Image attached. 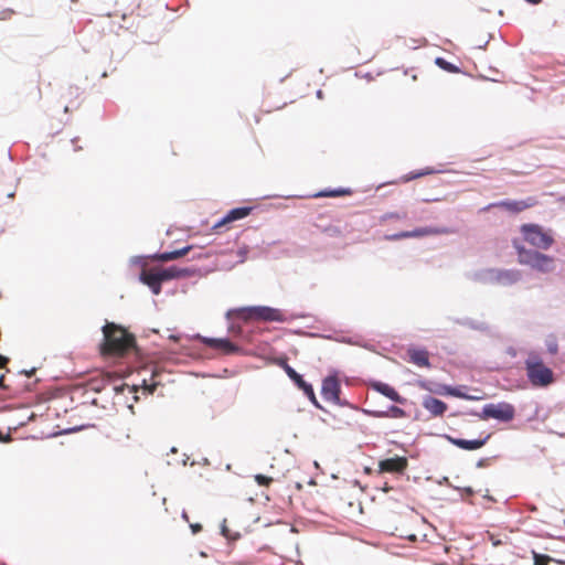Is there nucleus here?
I'll return each instance as SVG.
<instances>
[{
	"instance_id": "obj_3",
	"label": "nucleus",
	"mask_w": 565,
	"mask_h": 565,
	"mask_svg": "<svg viewBox=\"0 0 565 565\" xmlns=\"http://www.w3.org/2000/svg\"><path fill=\"white\" fill-rule=\"evenodd\" d=\"M231 315L236 319L243 320L245 322L248 321H276L284 322L286 321L285 313L276 308L267 307V306H254V307H243L237 308L231 311Z\"/></svg>"
},
{
	"instance_id": "obj_16",
	"label": "nucleus",
	"mask_w": 565,
	"mask_h": 565,
	"mask_svg": "<svg viewBox=\"0 0 565 565\" xmlns=\"http://www.w3.org/2000/svg\"><path fill=\"white\" fill-rule=\"evenodd\" d=\"M423 407L431 415V416H443L448 406L445 402L438 399V398H435V397H431V396H426L424 399H423Z\"/></svg>"
},
{
	"instance_id": "obj_20",
	"label": "nucleus",
	"mask_w": 565,
	"mask_h": 565,
	"mask_svg": "<svg viewBox=\"0 0 565 565\" xmlns=\"http://www.w3.org/2000/svg\"><path fill=\"white\" fill-rule=\"evenodd\" d=\"M158 269L160 271V277L163 280V282L171 279L185 277L189 275L188 269H181L175 266H171L168 268L158 267Z\"/></svg>"
},
{
	"instance_id": "obj_27",
	"label": "nucleus",
	"mask_w": 565,
	"mask_h": 565,
	"mask_svg": "<svg viewBox=\"0 0 565 565\" xmlns=\"http://www.w3.org/2000/svg\"><path fill=\"white\" fill-rule=\"evenodd\" d=\"M436 64H437L439 67H441L443 70L448 71V72H451V73H454V72H457V71H458V68H457L455 65H452L451 63L447 62V61H446V60H444L443 57H437V58H436Z\"/></svg>"
},
{
	"instance_id": "obj_35",
	"label": "nucleus",
	"mask_w": 565,
	"mask_h": 565,
	"mask_svg": "<svg viewBox=\"0 0 565 565\" xmlns=\"http://www.w3.org/2000/svg\"><path fill=\"white\" fill-rule=\"evenodd\" d=\"M8 363H9V359L7 356L0 354V369L6 367Z\"/></svg>"
},
{
	"instance_id": "obj_9",
	"label": "nucleus",
	"mask_w": 565,
	"mask_h": 565,
	"mask_svg": "<svg viewBox=\"0 0 565 565\" xmlns=\"http://www.w3.org/2000/svg\"><path fill=\"white\" fill-rule=\"evenodd\" d=\"M250 212L252 207L249 206L235 207L228 211L226 215H224L220 221H217L212 226V230L220 233L223 227H227L231 223L248 216Z\"/></svg>"
},
{
	"instance_id": "obj_38",
	"label": "nucleus",
	"mask_w": 565,
	"mask_h": 565,
	"mask_svg": "<svg viewBox=\"0 0 565 565\" xmlns=\"http://www.w3.org/2000/svg\"><path fill=\"white\" fill-rule=\"evenodd\" d=\"M156 387H157V385H156V384H152V385H150V386H146L145 388H146V390H148V392H149L150 394H152V393L156 391Z\"/></svg>"
},
{
	"instance_id": "obj_41",
	"label": "nucleus",
	"mask_w": 565,
	"mask_h": 565,
	"mask_svg": "<svg viewBox=\"0 0 565 565\" xmlns=\"http://www.w3.org/2000/svg\"><path fill=\"white\" fill-rule=\"evenodd\" d=\"M527 2L532 3V4H537L540 3L542 0H526Z\"/></svg>"
},
{
	"instance_id": "obj_17",
	"label": "nucleus",
	"mask_w": 565,
	"mask_h": 565,
	"mask_svg": "<svg viewBox=\"0 0 565 565\" xmlns=\"http://www.w3.org/2000/svg\"><path fill=\"white\" fill-rule=\"evenodd\" d=\"M372 387L395 403L404 404L406 402L405 397H403L393 386L386 383L376 382L372 384Z\"/></svg>"
},
{
	"instance_id": "obj_44",
	"label": "nucleus",
	"mask_w": 565,
	"mask_h": 565,
	"mask_svg": "<svg viewBox=\"0 0 565 565\" xmlns=\"http://www.w3.org/2000/svg\"><path fill=\"white\" fill-rule=\"evenodd\" d=\"M182 516L188 521V515L185 512H183Z\"/></svg>"
},
{
	"instance_id": "obj_15",
	"label": "nucleus",
	"mask_w": 565,
	"mask_h": 565,
	"mask_svg": "<svg viewBox=\"0 0 565 565\" xmlns=\"http://www.w3.org/2000/svg\"><path fill=\"white\" fill-rule=\"evenodd\" d=\"M490 438V435H487L483 438L480 439H473V440H467L462 438H455L447 436V439L455 446H457L460 449L463 450H477L486 445L488 439Z\"/></svg>"
},
{
	"instance_id": "obj_14",
	"label": "nucleus",
	"mask_w": 565,
	"mask_h": 565,
	"mask_svg": "<svg viewBox=\"0 0 565 565\" xmlns=\"http://www.w3.org/2000/svg\"><path fill=\"white\" fill-rule=\"evenodd\" d=\"M202 342L209 348L220 350L225 354L236 353L239 349L228 339L203 338Z\"/></svg>"
},
{
	"instance_id": "obj_36",
	"label": "nucleus",
	"mask_w": 565,
	"mask_h": 565,
	"mask_svg": "<svg viewBox=\"0 0 565 565\" xmlns=\"http://www.w3.org/2000/svg\"><path fill=\"white\" fill-rule=\"evenodd\" d=\"M13 13H14L13 10H10V9L4 10V11L1 12V19L10 18Z\"/></svg>"
},
{
	"instance_id": "obj_40",
	"label": "nucleus",
	"mask_w": 565,
	"mask_h": 565,
	"mask_svg": "<svg viewBox=\"0 0 565 565\" xmlns=\"http://www.w3.org/2000/svg\"><path fill=\"white\" fill-rule=\"evenodd\" d=\"M391 490H392V487H390V486H387V484H385V486H384V488H383V491H384V492H388V491H391Z\"/></svg>"
},
{
	"instance_id": "obj_13",
	"label": "nucleus",
	"mask_w": 565,
	"mask_h": 565,
	"mask_svg": "<svg viewBox=\"0 0 565 565\" xmlns=\"http://www.w3.org/2000/svg\"><path fill=\"white\" fill-rule=\"evenodd\" d=\"M535 204L536 200L534 198H529L526 200L521 201H501L492 204L491 206L501 207L512 213H520L526 209L534 206Z\"/></svg>"
},
{
	"instance_id": "obj_22",
	"label": "nucleus",
	"mask_w": 565,
	"mask_h": 565,
	"mask_svg": "<svg viewBox=\"0 0 565 565\" xmlns=\"http://www.w3.org/2000/svg\"><path fill=\"white\" fill-rule=\"evenodd\" d=\"M352 191L350 189H337V190H324L320 191L317 194H315V198H338V196H345L351 195Z\"/></svg>"
},
{
	"instance_id": "obj_34",
	"label": "nucleus",
	"mask_w": 565,
	"mask_h": 565,
	"mask_svg": "<svg viewBox=\"0 0 565 565\" xmlns=\"http://www.w3.org/2000/svg\"><path fill=\"white\" fill-rule=\"evenodd\" d=\"M193 534H196L202 531V525L199 523L190 524Z\"/></svg>"
},
{
	"instance_id": "obj_29",
	"label": "nucleus",
	"mask_w": 565,
	"mask_h": 565,
	"mask_svg": "<svg viewBox=\"0 0 565 565\" xmlns=\"http://www.w3.org/2000/svg\"><path fill=\"white\" fill-rule=\"evenodd\" d=\"M547 352L552 355H555L558 352V344L554 338H550L546 341Z\"/></svg>"
},
{
	"instance_id": "obj_19",
	"label": "nucleus",
	"mask_w": 565,
	"mask_h": 565,
	"mask_svg": "<svg viewBox=\"0 0 565 565\" xmlns=\"http://www.w3.org/2000/svg\"><path fill=\"white\" fill-rule=\"evenodd\" d=\"M369 414L375 418H405L407 413L398 406H390L386 411H370Z\"/></svg>"
},
{
	"instance_id": "obj_11",
	"label": "nucleus",
	"mask_w": 565,
	"mask_h": 565,
	"mask_svg": "<svg viewBox=\"0 0 565 565\" xmlns=\"http://www.w3.org/2000/svg\"><path fill=\"white\" fill-rule=\"evenodd\" d=\"M139 279L142 284L147 285L154 295L161 292V285L163 280L160 277L158 267L143 268L140 273Z\"/></svg>"
},
{
	"instance_id": "obj_39",
	"label": "nucleus",
	"mask_w": 565,
	"mask_h": 565,
	"mask_svg": "<svg viewBox=\"0 0 565 565\" xmlns=\"http://www.w3.org/2000/svg\"><path fill=\"white\" fill-rule=\"evenodd\" d=\"M0 387L1 388H7V386L4 385V375L0 376Z\"/></svg>"
},
{
	"instance_id": "obj_24",
	"label": "nucleus",
	"mask_w": 565,
	"mask_h": 565,
	"mask_svg": "<svg viewBox=\"0 0 565 565\" xmlns=\"http://www.w3.org/2000/svg\"><path fill=\"white\" fill-rule=\"evenodd\" d=\"M434 169L431 168H426V169H423V170H419V171H414V172H409L408 174L402 177V181L403 182H409L412 180H415V179H418V178H422L424 175H428V174H431L434 173Z\"/></svg>"
},
{
	"instance_id": "obj_2",
	"label": "nucleus",
	"mask_w": 565,
	"mask_h": 565,
	"mask_svg": "<svg viewBox=\"0 0 565 565\" xmlns=\"http://www.w3.org/2000/svg\"><path fill=\"white\" fill-rule=\"evenodd\" d=\"M524 371L532 387L545 388L555 382V374L543 358L535 351H530L524 359Z\"/></svg>"
},
{
	"instance_id": "obj_37",
	"label": "nucleus",
	"mask_w": 565,
	"mask_h": 565,
	"mask_svg": "<svg viewBox=\"0 0 565 565\" xmlns=\"http://www.w3.org/2000/svg\"><path fill=\"white\" fill-rule=\"evenodd\" d=\"M493 546H499L502 542L500 540L494 539L493 535L490 536Z\"/></svg>"
},
{
	"instance_id": "obj_4",
	"label": "nucleus",
	"mask_w": 565,
	"mask_h": 565,
	"mask_svg": "<svg viewBox=\"0 0 565 565\" xmlns=\"http://www.w3.org/2000/svg\"><path fill=\"white\" fill-rule=\"evenodd\" d=\"M513 246L516 249L520 264L530 266L541 273H551L555 269V259L552 256L527 249L516 241L513 242Z\"/></svg>"
},
{
	"instance_id": "obj_8",
	"label": "nucleus",
	"mask_w": 565,
	"mask_h": 565,
	"mask_svg": "<svg viewBox=\"0 0 565 565\" xmlns=\"http://www.w3.org/2000/svg\"><path fill=\"white\" fill-rule=\"evenodd\" d=\"M483 418H495L503 422L512 420L515 415L513 405L509 403L489 404L483 407Z\"/></svg>"
},
{
	"instance_id": "obj_1",
	"label": "nucleus",
	"mask_w": 565,
	"mask_h": 565,
	"mask_svg": "<svg viewBox=\"0 0 565 565\" xmlns=\"http://www.w3.org/2000/svg\"><path fill=\"white\" fill-rule=\"evenodd\" d=\"M104 342L100 345L103 356H122L135 348V335L113 322L103 328Z\"/></svg>"
},
{
	"instance_id": "obj_30",
	"label": "nucleus",
	"mask_w": 565,
	"mask_h": 565,
	"mask_svg": "<svg viewBox=\"0 0 565 565\" xmlns=\"http://www.w3.org/2000/svg\"><path fill=\"white\" fill-rule=\"evenodd\" d=\"M255 481L258 486L268 487L273 482V478L264 475H256Z\"/></svg>"
},
{
	"instance_id": "obj_23",
	"label": "nucleus",
	"mask_w": 565,
	"mask_h": 565,
	"mask_svg": "<svg viewBox=\"0 0 565 565\" xmlns=\"http://www.w3.org/2000/svg\"><path fill=\"white\" fill-rule=\"evenodd\" d=\"M406 217H407V212H405V211H402V212H387V213H384L380 217V223L384 224V223H387L390 221L405 220Z\"/></svg>"
},
{
	"instance_id": "obj_28",
	"label": "nucleus",
	"mask_w": 565,
	"mask_h": 565,
	"mask_svg": "<svg viewBox=\"0 0 565 565\" xmlns=\"http://www.w3.org/2000/svg\"><path fill=\"white\" fill-rule=\"evenodd\" d=\"M534 565H548L552 557L533 552Z\"/></svg>"
},
{
	"instance_id": "obj_6",
	"label": "nucleus",
	"mask_w": 565,
	"mask_h": 565,
	"mask_svg": "<svg viewBox=\"0 0 565 565\" xmlns=\"http://www.w3.org/2000/svg\"><path fill=\"white\" fill-rule=\"evenodd\" d=\"M449 231L444 227H418L413 231H403L399 233L386 235V241H399L405 238H420L425 236H431V235H441V234H448Z\"/></svg>"
},
{
	"instance_id": "obj_21",
	"label": "nucleus",
	"mask_w": 565,
	"mask_h": 565,
	"mask_svg": "<svg viewBox=\"0 0 565 565\" xmlns=\"http://www.w3.org/2000/svg\"><path fill=\"white\" fill-rule=\"evenodd\" d=\"M191 249H192V246H185L183 248L175 249V250H172V252H166V253L156 254L153 256V259L154 260H159V262L174 260V259H178V258H181V257L185 256Z\"/></svg>"
},
{
	"instance_id": "obj_26",
	"label": "nucleus",
	"mask_w": 565,
	"mask_h": 565,
	"mask_svg": "<svg viewBox=\"0 0 565 565\" xmlns=\"http://www.w3.org/2000/svg\"><path fill=\"white\" fill-rule=\"evenodd\" d=\"M322 232L331 237H342L344 235V231L337 225H329L324 227Z\"/></svg>"
},
{
	"instance_id": "obj_42",
	"label": "nucleus",
	"mask_w": 565,
	"mask_h": 565,
	"mask_svg": "<svg viewBox=\"0 0 565 565\" xmlns=\"http://www.w3.org/2000/svg\"><path fill=\"white\" fill-rule=\"evenodd\" d=\"M33 373H34V370H31L30 372L26 373V375L31 376Z\"/></svg>"
},
{
	"instance_id": "obj_43",
	"label": "nucleus",
	"mask_w": 565,
	"mask_h": 565,
	"mask_svg": "<svg viewBox=\"0 0 565 565\" xmlns=\"http://www.w3.org/2000/svg\"><path fill=\"white\" fill-rule=\"evenodd\" d=\"M246 254V250H239V255H245Z\"/></svg>"
},
{
	"instance_id": "obj_31",
	"label": "nucleus",
	"mask_w": 565,
	"mask_h": 565,
	"mask_svg": "<svg viewBox=\"0 0 565 565\" xmlns=\"http://www.w3.org/2000/svg\"><path fill=\"white\" fill-rule=\"evenodd\" d=\"M306 396L316 405L318 406V402H317V398H316V395H315V391H313V387L311 384H309L303 391H302Z\"/></svg>"
},
{
	"instance_id": "obj_12",
	"label": "nucleus",
	"mask_w": 565,
	"mask_h": 565,
	"mask_svg": "<svg viewBox=\"0 0 565 565\" xmlns=\"http://www.w3.org/2000/svg\"><path fill=\"white\" fill-rule=\"evenodd\" d=\"M418 386L423 390L434 392L441 395H450L462 399L473 401L479 399L477 396H470L465 394L459 387H451L448 385H439L437 388H433L429 386L427 382H419Z\"/></svg>"
},
{
	"instance_id": "obj_7",
	"label": "nucleus",
	"mask_w": 565,
	"mask_h": 565,
	"mask_svg": "<svg viewBox=\"0 0 565 565\" xmlns=\"http://www.w3.org/2000/svg\"><path fill=\"white\" fill-rule=\"evenodd\" d=\"M408 468V459L404 456H394L382 459L377 463L379 473L404 475Z\"/></svg>"
},
{
	"instance_id": "obj_25",
	"label": "nucleus",
	"mask_w": 565,
	"mask_h": 565,
	"mask_svg": "<svg viewBox=\"0 0 565 565\" xmlns=\"http://www.w3.org/2000/svg\"><path fill=\"white\" fill-rule=\"evenodd\" d=\"M499 279L505 284H513L520 279V274L514 270H505L500 273Z\"/></svg>"
},
{
	"instance_id": "obj_33",
	"label": "nucleus",
	"mask_w": 565,
	"mask_h": 565,
	"mask_svg": "<svg viewBox=\"0 0 565 565\" xmlns=\"http://www.w3.org/2000/svg\"><path fill=\"white\" fill-rule=\"evenodd\" d=\"M294 383H295V384H296V385H297L301 391H303V390L309 385L308 383H306V382L303 381V379H302V377H301V375H299V374H298V377H296V379L294 380Z\"/></svg>"
},
{
	"instance_id": "obj_5",
	"label": "nucleus",
	"mask_w": 565,
	"mask_h": 565,
	"mask_svg": "<svg viewBox=\"0 0 565 565\" xmlns=\"http://www.w3.org/2000/svg\"><path fill=\"white\" fill-rule=\"evenodd\" d=\"M524 239L532 246L541 249H547L554 243L551 234L543 231L537 224H524L521 226Z\"/></svg>"
},
{
	"instance_id": "obj_10",
	"label": "nucleus",
	"mask_w": 565,
	"mask_h": 565,
	"mask_svg": "<svg viewBox=\"0 0 565 565\" xmlns=\"http://www.w3.org/2000/svg\"><path fill=\"white\" fill-rule=\"evenodd\" d=\"M341 386L337 376H327L322 382L321 394L328 402L338 404L340 402Z\"/></svg>"
},
{
	"instance_id": "obj_45",
	"label": "nucleus",
	"mask_w": 565,
	"mask_h": 565,
	"mask_svg": "<svg viewBox=\"0 0 565 565\" xmlns=\"http://www.w3.org/2000/svg\"><path fill=\"white\" fill-rule=\"evenodd\" d=\"M171 339H172V340H174V341H177V340H178V337L172 335V337H171Z\"/></svg>"
},
{
	"instance_id": "obj_18",
	"label": "nucleus",
	"mask_w": 565,
	"mask_h": 565,
	"mask_svg": "<svg viewBox=\"0 0 565 565\" xmlns=\"http://www.w3.org/2000/svg\"><path fill=\"white\" fill-rule=\"evenodd\" d=\"M409 361L420 367H429V353L425 349H409Z\"/></svg>"
},
{
	"instance_id": "obj_32",
	"label": "nucleus",
	"mask_w": 565,
	"mask_h": 565,
	"mask_svg": "<svg viewBox=\"0 0 565 565\" xmlns=\"http://www.w3.org/2000/svg\"><path fill=\"white\" fill-rule=\"evenodd\" d=\"M282 367H284L285 372L287 373V375L290 377V380L294 381L296 377H298V373L286 362L282 363Z\"/></svg>"
}]
</instances>
